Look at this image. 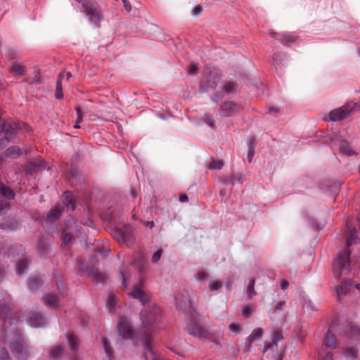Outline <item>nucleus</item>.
<instances>
[{"mask_svg": "<svg viewBox=\"0 0 360 360\" xmlns=\"http://www.w3.org/2000/svg\"><path fill=\"white\" fill-rule=\"evenodd\" d=\"M356 230L355 227H349L348 237L347 240V249L340 252L333 260V274L334 276L338 279L343 274H346L350 269V255L349 246L355 243L356 240Z\"/></svg>", "mask_w": 360, "mask_h": 360, "instance_id": "1", "label": "nucleus"}, {"mask_svg": "<svg viewBox=\"0 0 360 360\" xmlns=\"http://www.w3.org/2000/svg\"><path fill=\"white\" fill-rule=\"evenodd\" d=\"M160 313V309L157 306H154L148 310L142 311L140 314L142 325L145 329L143 338L145 340L146 347L150 352L151 351V345L149 341V335L152 333L153 326L158 321V316Z\"/></svg>", "mask_w": 360, "mask_h": 360, "instance_id": "2", "label": "nucleus"}, {"mask_svg": "<svg viewBox=\"0 0 360 360\" xmlns=\"http://www.w3.org/2000/svg\"><path fill=\"white\" fill-rule=\"evenodd\" d=\"M129 295L134 299L139 300L143 304L150 302L152 297L146 288L144 278H140L139 283L134 286L133 290L129 293Z\"/></svg>", "mask_w": 360, "mask_h": 360, "instance_id": "3", "label": "nucleus"}, {"mask_svg": "<svg viewBox=\"0 0 360 360\" xmlns=\"http://www.w3.org/2000/svg\"><path fill=\"white\" fill-rule=\"evenodd\" d=\"M82 6L85 9L86 15L89 17L90 20L96 24L102 19L101 11L98 4L91 0H84Z\"/></svg>", "mask_w": 360, "mask_h": 360, "instance_id": "4", "label": "nucleus"}, {"mask_svg": "<svg viewBox=\"0 0 360 360\" xmlns=\"http://www.w3.org/2000/svg\"><path fill=\"white\" fill-rule=\"evenodd\" d=\"M13 354L19 360H27L29 357L28 347L20 337H18L15 342L10 345Z\"/></svg>", "mask_w": 360, "mask_h": 360, "instance_id": "5", "label": "nucleus"}, {"mask_svg": "<svg viewBox=\"0 0 360 360\" xmlns=\"http://www.w3.org/2000/svg\"><path fill=\"white\" fill-rule=\"evenodd\" d=\"M356 105L354 103H348L339 108L332 110L329 114L330 120L332 121H339L345 118L354 110Z\"/></svg>", "mask_w": 360, "mask_h": 360, "instance_id": "6", "label": "nucleus"}, {"mask_svg": "<svg viewBox=\"0 0 360 360\" xmlns=\"http://www.w3.org/2000/svg\"><path fill=\"white\" fill-rule=\"evenodd\" d=\"M188 332L190 335L200 340L210 338V333L208 330L202 327L194 319L191 320L188 326Z\"/></svg>", "mask_w": 360, "mask_h": 360, "instance_id": "7", "label": "nucleus"}, {"mask_svg": "<svg viewBox=\"0 0 360 360\" xmlns=\"http://www.w3.org/2000/svg\"><path fill=\"white\" fill-rule=\"evenodd\" d=\"M118 330L120 334L125 339H132L134 336V331L126 317L122 316L120 318Z\"/></svg>", "mask_w": 360, "mask_h": 360, "instance_id": "8", "label": "nucleus"}, {"mask_svg": "<svg viewBox=\"0 0 360 360\" xmlns=\"http://www.w3.org/2000/svg\"><path fill=\"white\" fill-rule=\"evenodd\" d=\"M11 299L10 295L6 292H3L0 295V317L3 321H5L10 311V304Z\"/></svg>", "mask_w": 360, "mask_h": 360, "instance_id": "9", "label": "nucleus"}, {"mask_svg": "<svg viewBox=\"0 0 360 360\" xmlns=\"http://www.w3.org/2000/svg\"><path fill=\"white\" fill-rule=\"evenodd\" d=\"M117 233L120 234L118 240L125 243L127 245H131L134 241L131 228L128 225L117 229Z\"/></svg>", "mask_w": 360, "mask_h": 360, "instance_id": "10", "label": "nucleus"}, {"mask_svg": "<svg viewBox=\"0 0 360 360\" xmlns=\"http://www.w3.org/2000/svg\"><path fill=\"white\" fill-rule=\"evenodd\" d=\"M330 144L333 148L338 146L340 152L342 154H345L348 156L354 154V152L351 149L348 143L339 137L330 138Z\"/></svg>", "mask_w": 360, "mask_h": 360, "instance_id": "11", "label": "nucleus"}, {"mask_svg": "<svg viewBox=\"0 0 360 360\" xmlns=\"http://www.w3.org/2000/svg\"><path fill=\"white\" fill-rule=\"evenodd\" d=\"M240 110V107L233 102L223 103L219 108V113L224 117L231 116Z\"/></svg>", "mask_w": 360, "mask_h": 360, "instance_id": "12", "label": "nucleus"}, {"mask_svg": "<svg viewBox=\"0 0 360 360\" xmlns=\"http://www.w3.org/2000/svg\"><path fill=\"white\" fill-rule=\"evenodd\" d=\"M46 319L43 315L39 312L31 311L28 317V323L32 327H41L46 323Z\"/></svg>", "mask_w": 360, "mask_h": 360, "instance_id": "13", "label": "nucleus"}, {"mask_svg": "<svg viewBox=\"0 0 360 360\" xmlns=\"http://www.w3.org/2000/svg\"><path fill=\"white\" fill-rule=\"evenodd\" d=\"M25 125L24 123H8L6 129L5 131V136L6 137V141H10L13 136L15 135L17 130L22 128V126Z\"/></svg>", "mask_w": 360, "mask_h": 360, "instance_id": "14", "label": "nucleus"}, {"mask_svg": "<svg viewBox=\"0 0 360 360\" xmlns=\"http://www.w3.org/2000/svg\"><path fill=\"white\" fill-rule=\"evenodd\" d=\"M9 71L15 76H24L26 75V68L20 63L13 62L9 68Z\"/></svg>", "mask_w": 360, "mask_h": 360, "instance_id": "15", "label": "nucleus"}, {"mask_svg": "<svg viewBox=\"0 0 360 360\" xmlns=\"http://www.w3.org/2000/svg\"><path fill=\"white\" fill-rule=\"evenodd\" d=\"M263 335V330L261 328H257L252 332V333L247 338L246 347L247 350H249L251 344L257 339H260Z\"/></svg>", "mask_w": 360, "mask_h": 360, "instance_id": "16", "label": "nucleus"}, {"mask_svg": "<svg viewBox=\"0 0 360 360\" xmlns=\"http://www.w3.org/2000/svg\"><path fill=\"white\" fill-rule=\"evenodd\" d=\"M89 277L97 283H103L105 279V275L102 271L95 268H91L89 271Z\"/></svg>", "mask_w": 360, "mask_h": 360, "instance_id": "17", "label": "nucleus"}, {"mask_svg": "<svg viewBox=\"0 0 360 360\" xmlns=\"http://www.w3.org/2000/svg\"><path fill=\"white\" fill-rule=\"evenodd\" d=\"M324 345L326 347L331 349H334L337 347L335 335L329 330L326 334Z\"/></svg>", "mask_w": 360, "mask_h": 360, "instance_id": "18", "label": "nucleus"}, {"mask_svg": "<svg viewBox=\"0 0 360 360\" xmlns=\"http://www.w3.org/2000/svg\"><path fill=\"white\" fill-rule=\"evenodd\" d=\"M44 304L51 308L56 309L58 307L59 300L54 294H48L44 297Z\"/></svg>", "mask_w": 360, "mask_h": 360, "instance_id": "19", "label": "nucleus"}, {"mask_svg": "<svg viewBox=\"0 0 360 360\" xmlns=\"http://www.w3.org/2000/svg\"><path fill=\"white\" fill-rule=\"evenodd\" d=\"M63 203L65 206H71V210H75V203L73 194L70 191H65L63 195Z\"/></svg>", "mask_w": 360, "mask_h": 360, "instance_id": "20", "label": "nucleus"}, {"mask_svg": "<svg viewBox=\"0 0 360 360\" xmlns=\"http://www.w3.org/2000/svg\"><path fill=\"white\" fill-rule=\"evenodd\" d=\"M270 34L271 37L280 40L282 43L293 42L296 39L295 36L288 34H282L271 32Z\"/></svg>", "mask_w": 360, "mask_h": 360, "instance_id": "21", "label": "nucleus"}, {"mask_svg": "<svg viewBox=\"0 0 360 360\" xmlns=\"http://www.w3.org/2000/svg\"><path fill=\"white\" fill-rule=\"evenodd\" d=\"M62 214V208L60 205H56L51 209L47 215L49 220L54 221L58 219Z\"/></svg>", "mask_w": 360, "mask_h": 360, "instance_id": "22", "label": "nucleus"}, {"mask_svg": "<svg viewBox=\"0 0 360 360\" xmlns=\"http://www.w3.org/2000/svg\"><path fill=\"white\" fill-rule=\"evenodd\" d=\"M42 283V279L38 276H32L29 280V288L31 290H37Z\"/></svg>", "mask_w": 360, "mask_h": 360, "instance_id": "23", "label": "nucleus"}, {"mask_svg": "<svg viewBox=\"0 0 360 360\" xmlns=\"http://www.w3.org/2000/svg\"><path fill=\"white\" fill-rule=\"evenodd\" d=\"M285 56L281 53L278 54L275 58H274V65L278 73V69H281L282 66L285 65Z\"/></svg>", "mask_w": 360, "mask_h": 360, "instance_id": "24", "label": "nucleus"}, {"mask_svg": "<svg viewBox=\"0 0 360 360\" xmlns=\"http://www.w3.org/2000/svg\"><path fill=\"white\" fill-rule=\"evenodd\" d=\"M30 261L27 258H23L18 261L16 264V272L18 275H21L28 267Z\"/></svg>", "mask_w": 360, "mask_h": 360, "instance_id": "25", "label": "nucleus"}, {"mask_svg": "<svg viewBox=\"0 0 360 360\" xmlns=\"http://www.w3.org/2000/svg\"><path fill=\"white\" fill-rule=\"evenodd\" d=\"M20 155V149L18 146H11L6 149L5 155L7 158H16Z\"/></svg>", "mask_w": 360, "mask_h": 360, "instance_id": "26", "label": "nucleus"}, {"mask_svg": "<svg viewBox=\"0 0 360 360\" xmlns=\"http://www.w3.org/2000/svg\"><path fill=\"white\" fill-rule=\"evenodd\" d=\"M68 341L70 345V349L73 352H77L78 349V340L77 338L72 333H68L67 335Z\"/></svg>", "mask_w": 360, "mask_h": 360, "instance_id": "27", "label": "nucleus"}, {"mask_svg": "<svg viewBox=\"0 0 360 360\" xmlns=\"http://www.w3.org/2000/svg\"><path fill=\"white\" fill-rule=\"evenodd\" d=\"M225 184L231 183L232 185H234L237 183L239 184H243V176L240 173H237L233 174L229 179L227 177L225 178Z\"/></svg>", "mask_w": 360, "mask_h": 360, "instance_id": "28", "label": "nucleus"}, {"mask_svg": "<svg viewBox=\"0 0 360 360\" xmlns=\"http://www.w3.org/2000/svg\"><path fill=\"white\" fill-rule=\"evenodd\" d=\"M63 77V74L60 73L58 77L57 84H56V89L55 96L58 99H60L63 97V88H62V84H61V80H62Z\"/></svg>", "mask_w": 360, "mask_h": 360, "instance_id": "29", "label": "nucleus"}, {"mask_svg": "<svg viewBox=\"0 0 360 360\" xmlns=\"http://www.w3.org/2000/svg\"><path fill=\"white\" fill-rule=\"evenodd\" d=\"M0 191L1 195L6 198L8 200L13 199L15 197V193L10 188L6 187L5 186H0Z\"/></svg>", "mask_w": 360, "mask_h": 360, "instance_id": "30", "label": "nucleus"}, {"mask_svg": "<svg viewBox=\"0 0 360 360\" xmlns=\"http://www.w3.org/2000/svg\"><path fill=\"white\" fill-rule=\"evenodd\" d=\"M117 303L115 295L110 293L107 300V307L110 311H112Z\"/></svg>", "mask_w": 360, "mask_h": 360, "instance_id": "31", "label": "nucleus"}, {"mask_svg": "<svg viewBox=\"0 0 360 360\" xmlns=\"http://www.w3.org/2000/svg\"><path fill=\"white\" fill-rule=\"evenodd\" d=\"M344 352H345V356L350 359H354V358H356V354H357V350L354 347H349L345 348Z\"/></svg>", "mask_w": 360, "mask_h": 360, "instance_id": "32", "label": "nucleus"}, {"mask_svg": "<svg viewBox=\"0 0 360 360\" xmlns=\"http://www.w3.org/2000/svg\"><path fill=\"white\" fill-rule=\"evenodd\" d=\"M255 286V280L252 279L250 281L248 288H247V294L249 299H252L253 296L255 295L256 292L254 289Z\"/></svg>", "mask_w": 360, "mask_h": 360, "instance_id": "33", "label": "nucleus"}, {"mask_svg": "<svg viewBox=\"0 0 360 360\" xmlns=\"http://www.w3.org/2000/svg\"><path fill=\"white\" fill-rule=\"evenodd\" d=\"M63 352V347L61 346H56L52 348L50 351V356L51 358H58Z\"/></svg>", "mask_w": 360, "mask_h": 360, "instance_id": "34", "label": "nucleus"}, {"mask_svg": "<svg viewBox=\"0 0 360 360\" xmlns=\"http://www.w3.org/2000/svg\"><path fill=\"white\" fill-rule=\"evenodd\" d=\"M253 142H254V139H252L249 141V143H248L249 148H248V159L249 162H251V161L253 158V156H254V153H255Z\"/></svg>", "mask_w": 360, "mask_h": 360, "instance_id": "35", "label": "nucleus"}, {"mask_svg": "<svg viewBox=\"0 0 360 360\" xmlns=\"http://www.w3.org/2000/svg\"><path fill=\"white\" fill-rule=\"evenodd\" d=\"M283 338L281 330H276L272 334V340L275 345H277L278 342L281 340Z\"/></svg>", "mask_w": 360, "mask_h": 360, "instance_id": "36", "label": "nucleus"}, {"mask_svg": "<svg viewBox=\"0 0 360 360\" xmlns=\"http://www.w3.org/2000/svg\"><path fill=\"white\" fill-rule=\"evenodd\" d=\"M224 166L221 160H213L210 163L209 168L211 169H220Z\"/></svg>", "mask_w": 360, "mask_h": 360, "instance_id": "37", "label": "nucleus"}, {"mask_svg": "<svg viewBox=\"0 0 360 360\" xmlns=\"http://www.w3.org/2000/svg\"><path fill=\"white\" fill-rule=\"evenodd\" d=\"M18 222L13 220H6L4 223H3L0 226L2 227V228H8V229H14L15 228H17L18 226Z\"/></svg>", "mask_w": 360, "mask_h": 360, "instance_id": "38", "label": "nucleus"}, {"mask_svg": "<svg viewBox=\"0 0 360 360\" xmlns=\"http://www.w3.org/2000/svg\"><path fill=\"white\" fill-rule=\"evenodd\" d=\"M348 286L347 285H340L336 288L337 295L340 297V296L346 295L348 291Z\"/></svg>", "mask_w": 360, "mask_h": 360, "instance_id": "39", "label": "nucleus"}, {"mask_svg": "<svg viewBox=\"0 0 360 360\" xmlns=\"http://www.w3.org/2000/svg\"><path fill=\"white\" fill-rule=\"evenodd\" d=\"M103 345L106 354L108 355V357H110L112 353V350L110 347V342L107 340L106 338L103 339Z\"/></svg>", "mask_w": 360, "mask_h": 360, "instance_id": "40", "label": "nucleus"}, {"mask_svg": "<svg viewBox=\"0 0 360 360\" xmlns=\"http://www.w3.org/2000/svg\"><path fill=\"white\" fill-rule=\"evenodd\" d=\"M254 309L252 306H244L242 310V314L244 317H250Z\"/></svg>", "mask_w": 360, "mask_h": 360, "instance_id": "41", "label": "nucleus"}, {"mask_svg": "<svg viewBox=\"0 0 360 360\" xmlns=\"http://www.w3.org/2000/svg\"><path fill=\"white\" fill-rule=\"evenodd\" d=\"M10 203L6 200H0V214H4L9 208Z\"/></svg>", "mask_w": 360, "mask_h": 360, "instance_id": "42", "label": "nucleus"}, {"mask_svg": "<svg viewBox=\"0 0 360 360\" xmlns=\"http://www.w3.org/2000/svg\"><path fill=\"white\" fill-rule=\"evenodd\" d=\"M224 89L227 93H232L236 91V86L233 82H228L224 85Z\"/></svg>", "mask_w": 360, "mask_h": 360, "instance_id": "43", "label": "nucleus"}, {"mask_svg": "<svg viewBox=\"0 0 360 360\" xmlns=\"http://www.w3.org/2000/svg\"><path fill=\"white\" fill-rule=\"evenodd\" d=\"M222 286V283L220 281H214L211 282L209 285V288L212 291L217 290Z\"/></svg>", "mask_w": 360, "mask_h": 360, "instance_id": "44", "label": "nucleus"}, {"mask_svg": "<svg viewBox=\"0 0 360 360\" xmlns=\"http://www.w3.org/2000/svg\"><path fill=\"white\" fill-rule=\"evenodd\" d=\"M72 236L67 233H63L62 235L63 243L65 245H68L72 240Z\"/></svg>", "mask_w": 360, "mask_h": 360, "instance_id": "45", "label": "nucleus"}, {"mask_svg": "<svg viewBox=\"0 0 360 360\" xmlns=\"http://www.w3.org/2000/svg\"><path fill=\"white\" fill-rule=\"evenodd\" d=\"M162 254V250H158V251H156V252L153 254V257H152V262H153V263H156V262H158L160 260V257H161Z\"/></svg>", "mask_w": 360, "mask_h": 360, "instance_id": "46", "label": "nucleus"}, {"mask_svg": "<svg viewBox=\"0 0 360 360\" xmlns=\"http://www.w3.org/2000/svg\"><path fill=\"white\" fill-rule=\"evenodd\" d=\"M0 360H11L8 352L5 349L0 351Z\"/></svg>", "mask_w": 360, "mask_h": 360, "instance_id": "47", "label": "nucleus"}, {"mask_svg": "<svg viewBox=\"0 0 360 360\" xmlns=\"http://www.w3.org/2000/svg\"><path fill=\"white\" fill-rule=\"evenodd\" d=\"M32 163L35 164V167L38 170L45 167V162L43 160H37L32 162Z\"/></svg>", "mask_w": 360, "mask_h": 360, "instance_id": "48", "label": "nucleus"}, {"mask_svg": "<svg viewBox=\"0 0 360 360\" xmlns=\"http://www.w3.org/2000/svg\"><path fill=\"white\" fill-rule=\"evenodd\" d=\"M205 122L211 127H214V120L210 115H205L204 118Z\"/></svg>", "mask_w": 360, "mask_h": 360, "instance_id": "49", "label": "nucleus"}, {"mask_svg": "<svg viewBox=\"0 0 360 360\" xmlns=\"http://www.w3.org/2000/svg\"><path fill=\"white\" fill-rule=\"evenodd\" d=\"M35 171H38V169L35 167V164H33L32 162H30V164H28V165L27 166V169H26L27 173L32 174V172H34Z\"/></svg>", "mask_w": 360, "mask_h": 360, "instance_id": "50", "label": "nucleus"}, {"mask_svg": "<svg viewBox=\"0 0 360 360\" xmlns=\"http://www.w3.org/2000/svg\"><path fill=\"white\" fill-rule=\"evenodd\" d=\"M75 109H76L77 115V123H80L83 120V113L82 112L80 107L77 106V107H76Z\"/></svg>", "mask_w": 360, "mask_h": 360, "instance_id": "51", "label": "nucleus"}, {"mask_svg": "<svg viewBox=\"0 0 360 360\" xmlns=\"http://www.w3.org/2000/svg\"><path fill=\"white\" fill-rule=\"evenodd\" d=\"M202 11V8L200 6H195L192 10V15L193 16H197L200 15Z\"/></svg>", "mask_w": 360, "mask_h": 360, "instance_id": "52", "label": "nucleus"}, {"mask_svg": "<svg viewBox=\"0 0 360 360\" xmlns=\"http://www.w3.org/2000/svg\"><path fill=\"white\" fill-rule=\"evenodd\" d=\"M8 123L0 118V133L5 132Z\"/></svg>", "mask_w": 360, "mask_h": 360, "instance_id": "53", "label": "nucleus"}, {"mask_svg": "<svg viewBox=\"0 0 360 360\" xmlns=\"http://www.w3.org/2000/svg\"><path fill=\"white\" fill-rule=\"evenodd\" d=\"M285 302L284 301L279 302L274 309V312L280 311L283 309V307L285 306Z\"/></svg>", "mask_w": 360, "mask_h": 360, "instance_id": "54", "label": "nucleus"}, {"mask_svg": "<svg viewBox=\"0 0 360 360\" xmlns=\"http://www.w3.org/2000/svg\"><path fill=\"white\" fill-rule=\"evenodd\" d=\"M120 274H121V276L122 277V280H123V282H122V287L124 288L127 287V283H126V281L127 279V274L124 273V271L122 269L120 270Z\"/></svg>", "mask_w": 360, "mask_h": 360, "instance_id": "55", "label": "nucleus"}, {"mask_svg": "<svg viewBox=\"0 0 360 360\" xmlns=\"http://www.w3.org/2000/svg\"><path fill=\"white\" fill-rule=\"evenodd\" d=\"M206 276H207L206 272H205V271H199V272H198V274L196 275V278L199 281H202V280H204Z\"/></svg>", "mask_w": 360, "mask_h": 360, "instance_id": "56", "label": "nucleus"}, {"mask_svg": "<svg viewBox=\"0 0 360 360\" xmlns=\"http://www.w3.org/2000/svg\"><path fill=\"white\" fill-rule=\"evenodd\" d=\"M122 1L123 3L125 10L127 12H129L131 10V4H129V2L128 1V0H122Z\"/></svg>", "mask_w": 360, "mask_h": 360, "instance_id": "57", "label": "nucleus"}, {"mask_svg": "<svg viewBox=\"0 0 360 360\" xmlns=\"http://www.w3.org/2000/svg\"><path fill=\"white\" fill-rule=\"evenodd\" d=\"M196 72H197V67H196V65L195 64H193V63H191L190 67H189V69H188V73L190 75H193Z\"/></svg>", "mask_w": 360, "mask_h": 360, "instance_id": "58", "label": "nucleus"}, {"mask_svg": "<svg viewBox=\"0 0 360 360\" xmlns=\"http://www.w3.org/2000/svg\"><path fill=\"white\" fill-rule=\"evenodd\" d=\"M229 329L233 332H238L239 326L235 323H232L229 325Z\"/></svg>", "mask_w": 360, "mask_h": 360, "instance_id": "59", "label": "nucleus"}, {"mask_svg": "<svg viewBox=\"0 0 360 360\" xmlns=\"http://www.w3.org/2000/svg\"><path fill=\"white\" fill-rule=\"evenodd\" d=\"M38 249L39 250L43 253L44 252H45L47 249V245L46 244H43L41 242H40L39 244H38Z\"/></svg>", "mask_w": 360, "mask_h": 360, "instance_id": "60", "label": "nucleus"}, {"mask_svg": "<svg viewBox=\"0 0 360 360\" xmlns=\"http://www.w3.org/2000/svg\"><path fill=\"white\" fill-rule=\"evenodd\" d=\"M289 283L286 280H283L281 283V288L282 290H285L288 287Z\"/></svg>", "mask_w": 360, "mask_h": 360, "instance_id": "61", "label": "nucleus"}, {"mask_svg": "<svg viewBox=\"0 0 360 360\" xmlns=\"http://www.w3.org/2000/svg\"><path fill=\"white\" fill-rule=\"evenodd\" d=\"M6 137L5 136L4 138L3 139H0V149L4 148V146H6L7 145V143L9 142V141H6Z\"/></svg>", "mask_w": 360, "mask_h": 360, "instance_id": "62", "label": "nucleus"}, {"mask_svg": "<svg viewBox=\"0 0 360 360\" xmlns=\"http://www.w3.org/2000/svg\"><path fill=\"white\" fill-rule=\"evenodd\" d=\"M179 200L181 202H186L188 200V198L187 195L183 193L180 195Z\"/></svg>", "mask_w": 360, "mask_h": 360, "instance_id": "63", "label": "nucleus"}, {"mask_svg": "<svg viewBox=\"0 0 360 360\" xmlns=\"http://www.w3.org/2000/svg\"><path fill=\"white\" fill-rule=\"evenodd\" d=\"M322 360H333V354L331 352L327 353Z\"/></svg>", "mask_w": 360, "mask_h": 360, "instance_id": "64", "label": "nucleus"}]
</instances>
